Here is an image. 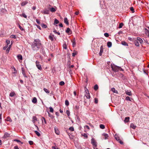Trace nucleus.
Returning a JSON list of instances; mask_svg holds the SVG:
<instances>
[{
  "label": "nucleus",
  "mask_w": 149,
  "mask_h": 149,
  "mask_svg": "<svg viewBox=\"0 0 149 149\" xmlns=\"http://www.w3.org/2000/svg\"><path fill=\"white\" fill-rule=\"evenodd\" d=\"M41 45L40 41L38 39H35L32 45V48L34 50H38Z\"/></svg>",
  "instance_id": "f257e3e1"
},
{
  "label": "nucleus",
  "mask_w": 149,
  "mask_h": 149,
  "mask_svg": "<svg viewBox=\"0 0 149 149\" xmlns=\"http://www.w3.org/2000/svg\"><path fill=\"white\" fill-rule=\"evenodd\" d=\"M111 68L115 72H117L119 70L123 71V70L122 69L121 67L117 66L115 65H112Z\"/></svg>",
  "instance_id": "f03ea898"
},
{
  "label": "nucleus",
  "mask_w": 149,
  "mask_h": 149,
  "mask_svg": "<svg viewBox=\"0 0 149 149\" xmlns=\"http://www.w3.org/2000/svg\"><path fill=\"white\" fill-rule=\"evenodd\" d=\"M81 97L84 98V102L85 103L86 102V99H89L90 97V96L89 93L88 94L87 93L86 95H85L84 96H81Z\"/></svg>",
  "instance_id": "7ed1b4c3"
},
{
  "label": "nucleus",
  "mask_w": 149,
  "mask_h": 149,
  "mask_svg": "<svg viewBox=\"0 0 149 149\" xmlns=\"http://www.w3.org/2000/svg\"><path fill=\"white\" fill-rule=\"evenodd\" d=\"M36 66L40 70H42V68L41 67L39 63V62L38 61H36Z\"/></svg>",
  "instance_id": "20e7f679"
},
{
  "label": "nucleus",
  "mask_w": 149,
  "mask_h": 149,
  "mask_svg": "<svg viewBox=\"0 0 149 149\" xmlns=\"http://www.w3.org/2000/svg\"><path fill=\"white\" fill-rule=\"evenodd\" d=\"M115 138L116 140L118 141L120 144H122L123 143V141L120 139L119 137H118L117 135H116L115 136Z\"/></svg>",
  "instance_id": "39448f33"
},
{
  "label": "nucleus",
  "mask_w": 149,
  "mask_h": 149,
  "mask_svg": "<svg viewBox=\"0 0 149 149\" xmlns=\"http://www.w3.org/2000/svg\"><path fill=\"white\" fill-rule=\"evenodd\" d=\"M145 32L146 36L148 37H149V31L146 29H145Z\"/></svg>",
  "instance_id": "423d86ee"
},
{
  "label": "nucleus",
  "mask_w": 149,
  "mask_h": 149,
  "mask_svg": "<svg viewBox=\"0 0 149 149\" xmlns=\"http://www.w3.org/2000/svg\"><path fill=\"white\" fill-rule=\"evenodd\" d=\"M54 130L55 133L57 135H59L60 134V132L59 130L56 127H54Z\"/></svg>",
  "instance_id": "0eeeda50"
},
{
  "label": "nucleus",
  "mask_w": 149,
  "mask_h": 149,
  "mask_svg": "<svg viewBox=\"0 0 149 149\" xmlns=\"http://www.w3.org/2000/svg\"><path fill=\"white\" fill-rule=\"evenodd\" d=\"M21 69H22V73L23 74V75L25 77L27 78V77L26 75V74H25V71H24V68H21Z\"/></svg>",
  "instance_id": "6e6552de"
},
{
  "label": "nucleus",
  "mask_w": 149,
  "mask_h": 149,
  "mask_svg": "<svg viewBox=\"0 0 149 149\" xmlns=\"http://www.w3.org/2000/svg\"><path fill=\"white\" fill-rule=\"evenodd\" d=\"M10 134L7 132H6L5 133L4 135L3 136V138H6L7 137L10 136Z\"/></svg>",
  "instance_id": "1a4fd4ad"
},
{
  "label": "nucleus",
  "mask_w": 149,
  "mask_h": 149,
  "mask_svg": "<svg viewBox=\"0 0 149 149\" xmlns=\"http://www.w3.org/2000/svg\"><path fill=\"white\" fill-rule=\"evenodd\" d=\"M103 52V48L102 46H101L100 47V50L99 53V55L100 56L102 55V54Z\"/></svg>",
  "instance_id": "9d476101"
},
{
  "label": "nucleus",
  "mask_w": 149,
  "mask_h": 149,
  "mask_svg": "<svg viewBox=\"0 0 149 149\" xmlns=\"http://www.w3.org/2000/svg\"><path fill=\"white\" fill-rule=\"evenodd\" d=\"M137 40L141 44L143 42L142 40L139 37L137 38Z\"/></svg>",
  "instance_id": "9b49d317"
},
{
  "label": "nucleus",
  "mask_w": 149,
  "mask_h": 149,
  "mask_svg": "<svg viewBox=\"0 0 149 149\" xmlns=\"http://www.w3.org/2000/svg\"><path fill=\"white\" fill-rule=\"evenodd\" d=\"M130 119V117H126L125 118L124 121L125 123H127L129 121Z\"/></svg>",
  "instance_id": "f8f14e48"
},
{
  "label": "nucleus",
  "mask_w": 149,
  "mask_h": 149,
  "mask_svg": "<svg viewBox=\"0 0 149 149\" xmlns=\"http://www.w3.org/2000/svg\"><path fill=\"white\" fill-rule=\"evenodd\" d=\"M102 135L104 136V138L105 139H107L108 136V134L105 133H103L102 134Z\"/></svg>",
  "instance_id": "ddd939ff"
},
{
  "label": "nucleus",
  "mask_w": 149,
  "mask_h": 149,
  "mask_svg": "<svg viewBox=\"0 0 149 149\" xmlns=\"http://www.w3.org/2000/svg\"><path fill=\"white\" fill-rule=\"evenodd\" d=\"M28 3V1H25L22 2L21 3V5L22 6H24L26 4Z\"/></svg>",
  "instance_id": "4468645a"
},
{
  "label": "nucleus",
  "mask_w": 149,
  "mask_h": 149,
  "mask_svg": "<svg viewBox=\"0 0 149 149\" xmlns=\"http://www.w3.org/2000/svg\"><path fill=\"white\" fill-rule=\"evenodd\" d=\"M111 91L114 93H118L117 91L114 88H112L111 89Z\"/></svg>",
  "instance_id": "2eb2a0df"
},
{
  "label": "nucleus",
  "mask_w": 149,
  "mask_h": 149,
  "mask_svg": "<svg viewBox=\"0 0 149 149\" xmlns=\"http://www.w3.org/2000/svg\"><path fill=\"white\" fill-rule=\"evenodd\" d=\"M54 36V35H49V38L52 41H53L54 40L53 37Z\"/></svg>",
  "instance_id": "dca6fc26"
},
{
  "label": "nucleus",
  "mask_w": 149,
  "mask_h": 149,
  "mask_svg": "<svg viewBox=\"0 0 149 149\" xmlns=\"http://www.w3.org/2000/svg\"><path fill=\"white\" fill-rule=\"evenodd\" d=\"M64 22L67 25H69V22L67 18H65L64 19Z\"/></svg>",
  "instance_id": "f3484780"
},
{
  "label": "nucleus",
  "mask_w": 149,
  "mask_h": 149,
  "mask_svg": "<svg viewBox=\"0 0 149 149\" xmlns=\"http://www.w3.org/2000/svg\"><path fill=\"white\" fill-rule=\"evenodd\" d=\"M32 102L34 103H36L37 102V100L36 98V97H34L33 98V99L32 100Z\"/></svg>",
  "instance_id": "a211bd4d"
},
{
  "label": "nucleus",
  "mask_w": 149,
  "mask_h": 149,
  "mask_svg": "<svg viewBox=\"0 0 149 149\" xmlns=\"http://www.w3.org/2000/svg\"><path fill=\"white\" fill-rule=\"evenodd\" d=\"M121 44L122 45H124L125 46H128V45L127 43L126 42H125V41H122L121 42Z\"/></svg>",
  "instance_id": "6ab92c4d"
},
{
  "label": "nucleus",
  "mask_w": 149,
  "mask_h": 149,
  "mask_svg": "<svg viewBox=\"0 0 149 149\" xmlns=\"http://www.w3.org/2000/svg\"><path fill=\"white\" fill-rule=\"evenodd\" d=\"M126 94L129 96H131L132 95V94L131 93V91L128 92L127 91H126L125 92Z\"/></svg>",
  "instance_id": "aec40b11"
},
{
  "label": "nucleus",
  "mask_w": 149,
  "mask_h": 149,
  "mask_svg": "<svg viewBox=\"0 0 149 149\" xmlns=\"http://www.w3.org/2000/svg\"><path fill=\"white\" fill-rule=\"evenodd\" d=\"M66 33H69L71 32L70 33H72V31H71L70 29L69 28H68L66 30Z\"/></svg>",
  "instance_id": "412c9836"
},
{
  "label": "nucleus",
  "mask_w": 149,
  "mask_h": 149,
  "mask_svg": "<svg viewBox=\"0 0 149 149\" xmlns=\"http://www.w3.org/2000/svg\"><path fill=\"white\" fill-rule=\"evenodd\" d=\"M107 45L108 47H110L111 46L112 43L111 42H107Z\"/></svg>",
  "instance_id": "4be33fe9"
},
{
  "label": "nucleus",
  "mask_w": 149,
  "mask_h": 149,
  "mask_svg": "<svg viewBox=\"0 0 149 149\" xmlns=\"http://www.w3.org/2000/svg\"><path fill=\"white\" fill-rule=\"evenodd\" d=\"M99 88L97 84H96L94 87V89L95 91H97Z\"/></svg>",
  "instance_id": "5701e85b"
},
{
  "label": "nucleus",
  "mask_w": 149,
  "mask_h": 149,
  "mask_svg": "<svg viewBox=\"0 0 149 149\" xmlns=\"http://www.w3.org/2000/svg\"><path fill=\"white\" fill-rule=\"evenodd\" d=\"M134 43L136 46L138 47L139 46V42L137 40L134 41Z\"/></svg>",
  "instance_id": "b1692460"
},
{
  "label": "nucleus",
  "mask_w": 149,
  "mask_h": 149,
  "mask_svg": "<svg viewBox=\"0 0 149 149\" xmlns=\"http://www.w3.org/2000/svg\"><path fill=\"white\" fill-rule=\"evenodd\" d=\"M130 127L133 128V129H135L136 127V126L135 125H134L132 123L130 125Z\"/></svg>",
  "instance_id": "393cba45"
},
{
  "label": "nucleus",
  "mask_w": 149,
  "mask_h": 149,
  "mask_svg": "<svg viewBox=\"0 0 149 149\" xmlns=\"http://www.w3.org/2000/svg\"><path fill=\"white\" fill-rule=\"evenodd\" d=\"M17 57L18 59L22 60V55L19 54L17 56Z\"/></svg>",
  "instance_id": "a878e982"
},
{
  "label": "nucleus",
  "mask_w": 149,
  "mask_h": 149,
  "mask_svg": "<svg viewBox=\"0 0 149 149\" xmlns=\"http://www.w3.org/2000/svg\"><path fill=\"white\" fill-rule=\"evenodd\" d=\"M59 23V21L57 19H55L54 21V24H58Z\"/></svg>",
  "instance_id": "bb28decb"
},
{
  "label": "nucleus",
  "mask_w": 149,
  "mask_h": 149,
  "mask_svg": "<svg viewBox=\"0 0 149 149\" xmlns=\"http://www.w3.org/2000/svg\"><path fill=\"white\" fill-rule=\"evenodd\" d=\"M50 11L52 12H54L56 11V10L53 7L50 8Z\"/></svg>",
  "instance_id": "cd10ccee"
},
{
  "label": "nucleus",
  "mask_w": 149,
  "mask_h": 149,
  "mask_svg": "<svg viewBox=\"0 0 149 149\" xmlns=\"http://www.w3.org/2000/svg\"><path fill=\"white\" fill-rule=\"evenodd\" d=\"M49 11L48 10H46L44 11L43 13L44 14H48L49 13Z\"/></svg>",
  "instance_id": "c85d7f7f"
},
{
  "label": "nucleus",
  "mask_w": 149,
  "mask_h": 149,
  "mask_svg": "<svg viewBox=\"0 0 149 149\" xmlns=\"http://www.w3.org/2000/svg\"><path fill=\"white\" fill-rule=\"evenodd\" d=\"M100 127L101 129H103L105 128V126L103 124H101L100 125Z\"/></svg>",
  "instance_id": "c756f323"
},
{
  "label": "nucleus",
  "mask_w": 149,
  "mask_h": 149,
  "mask_svg": "<svg viewBox=\"0 0 149 149\" xmlns=\"http://www.w3.org/2000/svg\"><path fill=\"white\" fill-rule=\"evenodd\" d=\"M7 120L10 122H11L12 121V119L9 117L8 116L7 117Z\"/></svg>",
  "instance_id": "7c9ffc66"
},
{
  "label": "nucleus",
  "mask_w": 149,
  "mask_h": 149,
  "mask_svg": "<svg viewBox=\"0 0 149 149\" xmlns=\"http://www.w3.org/2000/svg\"><path fill=\"white\" fill-rule=\"evenodd\" d=\"M74 52L72 53V56H74L77 53V52L76 51H74Z\"/></svg>",
  "instance_id": "2f4dec72"
},
{
  "label": "nucleus",
  "mask_w": 149,
  "mask_h": 149,
  "mask_svg": "<svg viewBox=\"0 0 149 149\" xmlns=\"http://www.w3.org/2000/svg\"><path fill=\"white\" fill-rule=\"evenodd\" d=\"M35 132L36 133V134L38 136H40V133L38 132L37 131H35Z\"/></svg>",
  "instance_id": "473e14b6"
},
{
  "label": "nucleus",
  "mask_w": 149,
  "mask_h": 149,
  "mask_svg": "<svg viewBox=\"0 0 149 149\" xmlns=\"http://www.w3.org/2000/svg\"><path fill=\"white\" fill-rule=\"evenodd\" d=\"M42 27V28H47V25L46 24H43L41 25Z\"/></svg>",
  "instance_id": "72a5a7b5"
},
{
  "label": "nucleus",
  "mask_w": 149,
  "mask_h": 149,
  "mask_svg": "<svg viewBox=\"0 0 149 149\" xmlns=\"http://www.w3.org/2000/svg\"><path fill=\"white\" fill-rule=\"evenodd\" d=\"M15 95V93L14 92L11 93L10 94V96L11 97H13Z\"/></svg>",
  "instance_id": "f704fd0d"
},
{
  "label": "nucleus",
  "mask_w": 149,
  "mask_h": 149,
  "mask_svg": "<svg viewBox=\"0 0 149 149\" xmlns=\"http://www.w3.org/2000/svg\"><path fill=\"white\" fill-rule=\"evenodd\" d=\"M123 23H121L119 25L118 28H120L122 27L123 26Z\"/></svg>",
  "instance_id": "c9c22d12"
},
{
  "label": "nucleus",
  "mask_w": 149,
  "mask_h": 149,
  "mask_svg": "<svg viewBox=\"0 0 149 149\" xmlns=\"http://www.w3.org/2000/svg\"><path fill=\"white\" fill-rule=\"evenodd\" d=\"M44 91L47 93H49V91H48V89H47L46 88H44Z\"/></svg>",
  "instance_id": "e433bc0d"
},
{
  "label": "nucleus",
  "mask_w": 149,
  "mask_h": 149,
  "mask_svg": "<svg viewBox=\"0 0 149 149\" xmlns=\"http://www.w3.org/2000/svg\"><path fill=\"white\" fill-rule=\"evenodd\" d=\"M63 47L65 49H67V46L65 44H64L63 45Z\"/></svg>",
  "instance_id": "4c0bfd02"
},
{
  "label": "nucleus",
  "mask_w": 149,
  "mask_h": 149,
  "mask_svg": "<svg viewBox=\"0 0 149 149\" xmlns=\"http://www.w3.org/2000/svg\"><path fill=\"white\" fill-rule=\"evenodd\" d=\"M65 84V83L63 81H61L59 83V85L61 86H63Z\"/></svg>",
  "instance_id": "58836bf2"
},
{
  "label": "nucleus",
  "mask_w": 149,
  "mask_h": 149,
  "mask_svg": "<svg viewBox=\"0 0 149 149\" xmlns=\"http://www.w3.org/2000/svg\"><path fill=\"white\" fill-rule=\"evenodd\" d=\"M65 104L66 105L68 106L69 105V102L67 100L65 101Z\"/></svg>",
  "instance_id": "ea45409f"
},
{
  "label": "nucleus",
  "mask_w": 149,
  "mask_h": 149,
  "mask_svg": "<svg viewBox=\"0 0 149 149\" xmlns=\"http://www.w3.org/2000/svg\"><path fill=\"white\" fill-rule=\"evenodd\" d=\"M125 100H127V101H128V100H129L130 101H131V100H130V97H128V96H127V97H126Z\"/></svg>",
  "instance_id": "a19ab883"
},
{
  "label": "nucleus",
  "mask_w": 149,
  "mask_h": 149,
  "mask_svg": "<svg viewBox=\"0 0 149 149\" xmlns=\"http://www.w3.org/2000/svg\"><path fill=\"white\" fill-rule=\"evenodd\" d=\"M69 130L72 131H74V128L73 127H71L69 128Z\"/></svg>",
  "instance_id": "79ce46f5"
},
{
  "label": "nucleus",
  "mask_w": 149,
  "mask_h": 149,
  "mask_svg": "<svg viewBox=\"0 0 149 149\" xmlns=\"http://www.w3.org/2000/svg\"><path fill=\"white\" fill-rule=\"evenodd\" d=\"M49 109H50V112H54V110L52 107H49Z\"/></svg>",
  "instance_id": "37998d69"
},
{
  "label": "nucleus",
  "mask_w": 149,
  "mask_h": 149,
  "mask_svg": "<svg viewBox=\"0 0 149 149\" xmlns=\"http://www.w3.org/2000/svg\"><path fill=\"white\" fill-rule=\"evenodd\" d=\"M14 141H16L17 142H20L21 143V144H23V142H21L19 140H17V139H15L14 140Z\"/></svg>",
  "instance_id": "c03bdc74"
},
{
  "label": "nucleus",
  "mask_w": 149,
  "mask_h": 149,
  "mask_svg": "<svg viewBox=\"0 0 149 149\" xmlns=\"http://www.w3.org/2000/svg\"><path fill=\"white\" fill-rule=\"evenodd\" d=\"M97 146V142L94 140V147H96Z\"/></svg>",
  "instance_id": "a18cd8bd"
},
{
  "label": "nucleus",
  "mask_w": 149,
  "mask_h": 149,
  "mask_svg": "<svg viewBox=\"0 0 149 149\" xmlns=\"http://www.w3.org/2000/svg\"><path fill=\"white\" fill-rule=\"evenodd\" d=\"M104 36L106 37H108L109 36V34L107 33H104Z\"/></svg>",
  "instance_id": "49530a36"
},
{
  "label": "nucleus",
  "mask_w": 149,
  "mask_h": 149,
  "mask_svg": "<svg viewBox=\"0 0 149 149\" xmlns=\"http://www.w3.org/2000/svg\"><path fill=\"white\" fill-rule=\"evenodd\" d=\"M72 45H73V47H74L75 46V45H76L75 41H72Z\"/></svg>",
  "instance_id": "de8ad7c7"
},
{
  "label": "nucleus",
  "mask_w": 149,
  "mask_h": 149,
  "mask_svg": "<svg viewBox=\"0 0 149 149\" xmlns=\"http://www.w3.org/2000/svg\"><path fill=\"white\" fill-rule=\"evenodd\" d=\"M48 115L49 116L51 117L52 118H54V117L52 115L50 114L49 113H48Z\"/></svg>",
  "instance_id": "09e8293b"
},
{
  "label": "nucleus",
  "mask_w": 149,
  "mask_h": 149,
  "mask_svg": "<svg viewBox=\"0 0 149 149\" xmlns=\"http://www.w3.org/2000/svg\"><path fill=\"white\" fill-rule=\"evenodd\" d=\"M98 102V100L97 98H95V102L96 104H97Z\"/></svg>",
  "instance_id": "8fccbe9b"
},
{
  "label": "nucleus",
  "mask_w": 149,
  "mask_h": 149,
  "mask_svg": "<svg viewBox=\"0 0 149 149\" xmlns=\"http://www.w3.org/2000/svg\"><path fill=\"white\" fill-rule=\"evenodd\" d=\"M66 113L67 114L68 116H69L70 115V112L69 111L67 110L66 111Z\"/></svg>",
  "instance_id": "3c124183"
},
{
  "label": "nucleus",
  "mask_w": 149,
  "mask_h": 149,
  "mask_svg": "<svg viewBox=\"0 0 149 149\" xmlns=\"http://www.w3.org/2000/svg\"><path fill=\"white\" fill-rule=\"evenodd\" d=\"M18 25L19 29L21 31H23L24 30V29L20 26V25L19 24Z\"/></svg>",
  "instance_id": "603ef678"
},
{
  "label": "nucleus",
  "mask_w": 149,
  "mask_h": 149,
  "mask_svg": "<svg viewBox=\"0 0 149 149\" xmlns=\"http://www.w3.org/2000/svg\"><path fill=\"white\" fill-rule=\"evenodd\" d=\"M29 142L30 145H32L33 144V141H29Z\"/></svg>",
  "instance_id": "864d4df0"
},
{
  "label": "nucleus",
  "mask_w": 149,
  "mask_h": 149,
  "mask_svg": "<svg viewBox=\"0 0 149 149\" xmlns=\"http://www.w3.org/2000/svg\"><path fill=\"white\" fill-rule=\"evenodd\" d=\"M22 16L23 17L25 18H27V16L24 14L23 13L22 14Z\"/></svg>",
  "instance_id": "5fc2aeb1"
},
{
  "label": "nucleus",
  "mask_w": 149,
  "mask_h": 149,
  "mask_svg": "<svg viewBox=\"0 0 149 149\" xmlns=\"http://www.w3.org/2000/svg\"><path fill=\"white\" fill-rule=\"evenodd\" d=\"M130 10L131 11H132V13H134V9L133 7H131L130 8Z\"/></svg>",
  "instance_id": "6e6d98bb"
},
{
  "label": "nucleus",
  "mask_w": 149,
  "mask_h": 149,
  "mask_svg": "<svg viewBox=\"0 0 149 149\" xmlns=\"http://www.w3.org/2000/svg\"><path fill=\"white\" fill-rule=\"evenodd\" d=\"M10 37L11 38H16V37L15 35H12L10 36Z\"/></svg>",
  "instance_id": "4d7b16f0"
},
{
  "label": "nucleus",
  "mask_w": 149,
  "mask_h": 149,
  "mask_svg": "<svg viewBox=\"0 0 149 149\" xmlns=\"http://www.w3.org/2000/svg\"><path fill=\"white\" fill-rule=\"evenodd\" d=\"M33 120L34 121H37V118L35 116H33Z\"/></svg>",
  "instance_id": "13d9d810"
},
{
  "label": "nucleus",
  "mask_w": 149,
  "mask_h": 149,
  "mask_svg": "<svg viewBox=\"0 0 149 149\" xmlns=\"http://www.w3.org/2000/svg\"><path fill=\"white\" fill-rule=\"evenodd\" d=\"M82 135L85 138L87 137V135L86 134H85V133H84V134H82Z\"/></svg>",
  "instance_id": "bf43d9fd"
},
{
  "label": "nucleus",
  "mask_w": 149,
  "mask_h": 149,
  "mask_svg": "<svg viewBox=\"0 0 149 149\" xmlns=\"http://www.w3.org/2000/svg\"><path fill=\"white\" fill-rule=\"evenodd\" d=\"M56 146H52V148L53 149H59V148H56Z\"/></svg>",
  "instance_id": "052dcab7"
},
{
  "label": "nucleus",
  "mask_w": 149,
  "mask_h": 149,
  "mask_svg": "<svg viewBox=\"0 0 149 149\" xmlns=\"http://www.w3.org/2000/svg\"><path fill=\"white\" fill-rule=\"evenodd\" d=\"M6 43L7 44V45L9 44L10 43V41L7 40L6 41Z\"/></svg>",
  "instance_id": "680f3d73"
},
{
  "label": "nucleus",
  "mask_w": 149,
  "mask_h": 149,
  "mask_svg": "<svg viewBox=\"0 0 149 149\" xmlns=\"http://www.w3.org/2000/svg\"><path fill=\"white\" fill-rule=\"evenodd\" d=\"M36 22H37V23L38 24H40V21H39V20L38 19H36Z\"/></svg>",
  "instance_id": "e2e57ef3"
},
{
  "label": "nucleus",
  "mask_w": 149,
  "mask_h": 149,
  "mask_svg": "<svg viewBox=\"0 0 149 149\" xmlns=\"http://www.w3.org/2000/svg\"><path fill=\"white\" fill-rule=\"evenodd\" d=\"M42 118H43V120H44L45 123V124H46L47 123V122H46V120H45V118L44 117H42Z\"/></svg>",
  "instance_id": "0e129e2a"
},
{
  "label": "nucleus",
  "mask_w": 149,
  "mask_h": 149,
  "mask_svg": "<svg viewBox=\"0 0 149 149\" xmlns=\"http://www.w3.org/2000/svg\"><path fill=\"white\" fill-rule=\"evenodd\" d=\"M13 69L14 71V72L13 73H17V70H16L15 68H13Z\"/></svg>",
  "instance_id": "69168bd1"
},
{
  "label": "nucleus",
  "mask_w": 149,
  "mask_h": 149,
  "mask_svg": "<svg viewBox=\"0 0 149 149\" xmlns=\"http://www.w3.org/2000/svg\"><path fill=\"white\" fill-rule=\"evenodd\" d=\"M14 149H19L18 146H15L14 147Z\"/></svg>",
  "instance_id": "338daca9"
},
{
  "label": "nucleus",
  "mask_w": 149,
  "mask_h": 149,
  "mask_svg": "<svg viewBox=\"0 0 149 149\" xmlns=\"http://www.w3.org/2000/svg\"><path fill=\"white\" fill-rule=\"evenodd\" d=\"M85 127L86 128H87V129H89V127L88 126H87V125H86L85 126Z\"/></svg>",
  "instance_id": "774afa93"
}]
</instances>
